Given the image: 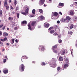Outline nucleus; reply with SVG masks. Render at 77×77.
<instances>
[{
    "label": "nucleus",
    "instance_id": "f257e3e1",
    "mask_svg": "<svg viewBox=\"0 0 77 77\" xmlns=\"http://www.w3.org/2000/svg\"><path fill=\"white\" fill-rule=\"evenodd\" d=\"M56 59L55 58H53L52 59L51 62V66L53 68H56L57 64L56 63Z\"/></svg>",
    "mask_w": 77,
    "mask_h": 77
},
{
    "label": "nucleus",
    "instance_id": "f03ea898",
    "mask_svg": "<svg viewBox=\"0 0 77 77\" xmlns=\"http://www.w3.org/2000/svg\"><path fill=\"white\" fill-rule=\"evenodd\" d=\"M23 10H25L26 9L25 11V12L22 13V14L23 15H27V14H28V11H29V7L27 5H25L23 8Z\"/></svg>",
    "mask_w": 77,
    "mask_h": 77
},
{
    "label": "nucleus",
    "instance_id": "7ed1b4c3",
    "mask_svg": "<svg viewBox=\"0 0 77 77\" xmlns=\"http://www.w3.org/2000/svg\"><path fill=\"white\" fill-rule=\"evenodd\" d=\"M31 26L32 29H35V26H36V21H32V23Z\"/></svg>",
    "mask_w": 77,
    "mask_h": 77
},
{
    "label": "nucleus",
    "instance_id": "20e7f679",
    "mask_svg": "<svg viewBox=\"0 0 77 77\" xmlns=\"http://www.w3.org/2000/svg\"><path fill=\"white\" fill-rule=\"evenodd\" d=\"M70 20H71V18L69 16H67L66 17V19L64 20V21L65 23H68Z\"/></svg>",
    "mask_w": 77,
    "mask_h": 77
},
{
    "label": "nucleus",
    "instance_id": "39448f33",
    "mask_svg": "<svg viewBox=\"0 0 77 77\" xmlns=\"http://www.w3.org/2000/svg\"><path fill=\"white\" fill-rule=\"evenodd\" d=\"M4 6L6 7V10H8L9 9V6L7 4V1L6 0H5L4 2Z\"/></svg>",
    "mask_w": 77,
    "mask_h": 77
},
{
    "label": "nucleus",
    "instance_id": "423d86ee",
    "mask_svg": "<svg viewBox=\"0 0 77 77\" xmlns=\"http://www.w3.org/2000/svg\"><path fill=\"white\" fill-rule=\"evenodd\" d=\"M57 47V46L56 45H55L54 46H53V49L52 48V51H53V52H54L55 53H57V50H55L54 48H56Z\"/></svg>",
    "mask_w": 77,
    "mask_h": 77
},
{
    "label": "nucleus",
    "instance_id": "0eeeda50",
    "mask_svg": "<svg viewBox=\"0 0 77 77\" xmlns=\"http://www.w3.org/2000/svg\"><path fill=\"white\" fill-rule=\"evenodd\" d=\"M65 53V50L63 49H62L60 51V54L61 55H63Z\"/></svg>",
    "mask_w": 77,
    "mask_h": 77
},
{
    "label": "nucleus",
    "instance_id": "6e6552de",
    "mask_svg": "<svg viewBox=\"0 0 77 77\" xmlns=\"http://www.w3.org/2000/svg\"><path fill=\"white\" fill-rule=\"evenodd\" d=\"M45 2V0H40L39 1V5H42L44 2Z\"/></svg>",
    "mask_w": 77,
    "mask_h": 77
},
{
    "label": "nucleus",
    "instance_id": "1a4fd4ad",
    "mask_svg": "<svg viewBox=\"0 0 77 77\" xmlns=\"http://www.w3.org/2000/svg\"><path fill=\"white\" fill-rule=\"evenodd\" d=\"M27 24V21H24L22 22V23L21 24V25L22 26H26Z\"/></svg>",
    "mask_w": 77,
    "mask_h": 77
},
{
    "label": "nucleus",
    "instance_id": "9d476101",
    "mask_svg": "<svg viewBox=\"0 0 77 77\" xmlns=\"http://www.w3.org/2000/svg\"><path fill=\"white\" fill-rule=\"evenodd\" d=\"M44 26L45 27H46V28H48V27L50 26V24L45 23H44Z\"/></svg>",
    "mask_w": 77,
    "mask_h": 77
},
{
    "label": "nucleus",
    "instance_id": "9b49d317",
    "mask_svg": "<svg viewBox=\"0 0 77 77\" xmlns=\"http://www.w3.org/2000/svg\"><path fill=\"white\" fill-rule=\"evenodd\" d=\"M70 14L71 15H74V10H70Z\"/></svg>",
    "mask_w": 77,
    "mask_h": 77
},
{
    "label": "nucleus",
    "instance_id": "f8f14e48",
    "mask_svg": "<svg viewBox=\"0 0 77 77\" xmlns=\"http://www.w3.org/2000/svg\"><path fill=\"white\" fill-rule=\"evenodd\" d=\"M58 14L56 12H53L52 13V15H54V16H57Z\"/></svg>",
    "mask_w": 77,
    "mask_h": 77
},
{
    "label": "nucleus",
    "instance_id": "ddd939ff",
    "mask_svg": "<svg viewBox=\"0 0 77 77\" xmlns=\"http://www.w3.org/2000/svg\"><path fill=\"white\" fill-rule=\"evenodd\" d=\"M38 18H39L40 20H45V17H44L42 16H41L39 17Z\"/></svg>",
    "mask_w": 77,
    "mask_h": 77
},
{
    "label": "nucleus",
    "instance_id": "4468645a",
    "mask_svg": "<svg viewBox=\"0 0 77 77\" xmlns=\"http://www.w3.org/2000/svg\"><path fill=\"white\" fill-rule=\"evenodd\" d=\"M24 66L23 64L21 65V69L22 71H24Z\"/></svg>",
    "mask_w": 77,
    "mask_h": 77
},
{
    "label": "nucleus",
    "instance_id": "2eb2a0df",
    "mask_svg": "<svg viewBox=\"0 0 77 77\" xmlns=\"http://www.w3.org/2000/svg\"><path fill=\"white\" fill-rule=\"evenodd\" d=\"M3 36H8V34L6 32H4L3 34Z\"/></svg>",
    "mask_w": 77,
    "mask_h": 77
},
{
    "label": "nucleus",
    "instance_id": "dca6fc26",
    "mask_svg": "<svg viewBox=\"0 0 77 77\" xmlns=\"http://www.w3.org/2000/svg\"><path fill=\"white\" fill-rule=\"evenodd\" d=\"M68 64H64V68H67V67H68Z\"/></svg>",
    "mask_w": 77,
    "mask_h": 77
},
{
    "label": "nucleus",
    "instance_id": "f3484780",
    "mask_svg": "<svg viewBox=\"0 0 77 77\" xmlns=\"http://www.w3.org/2000/svg\"><path fill=\"white\" fill-rule=\"evenodd\" d=\"M28 29H29L30 30H32V28H31V26H30V24H28Z\"/></svg>",
    "mask_w": 77,
    "mask_h": 77
},
{
    "label": "nucleus",
    "instance_id": "a211bd4d",
    "mask_svg": "<svg viewBox=\"0 0 77 77\" xmlns=\"http://www.w3.org/2000/svg\"><path fill=\"white\" fill-rule=\"evenodd\" d=\"M3 72L4 74H7L8 72V70H4L3 71Z\"/></svg>",
    "mask_w": 77,
    "mask_h": 77
},
{
    "label": "nucleus",
    "instance_id": "6ab92c4d",
    "mask_svg": "<svg viewBox=\"0 0 77 77\" xmlns=\"http://www.w3.org/2000/svg\"><path fill=\"white\" fill-rule=\"evenodd\" d=\"M6 40H7V38H5L4 39H1V40L2 41H3V42L6 41Z\"/></svg>",
    "mask_w": 77,
    "mask_h": 77
},
{
    "label": "nucleus",
    "instance_id": "aec40b11",
    "mask_svg": "<svg viewBox=\"0 0 77 77\" xmlns=\"http://www.w3.org/2000/svg\"><path fill=\"white\" fill-rule=\"evenodd\" d=\"M65 62L66 63H68V62H69V60H68V58H66Z\"/></svg>",
    "mask_w": 77,
    "mask_h": 77
},
{
    "label": "nucleus",
    "instance_id": "412c9836",
    "mask_svg": "<svg viewBox=\"0 0 77 77\" xmlns=\"http://www.w3.org/2000/svg\"><path fill=\"white\" fill-rule=\"evenodd\" d=\"M54 32V30H52L50 31V33L51 34L53 33Z\"/></svg>",
    "mask_w": 77,
    "mask_h": 77
},
{
    "label": "nucleus",
    "instance_id": "4be33fe9",
    "mask_svg": "<svg viewBox=\"0 0 77 77\" xmlns=\"http://www.w3.org/2000/svg\"><path fill=\"white\" fill-rule=\"evenodd\" d=\"M77 17H73V20L74 21H75L77 20Z\"/></svg>",
    "mask_w": 77,
    "mask_h": 77
},
{
    "label": "nucleus",
    "instance_id": "5701e85b",
    "mask_svg": "<svg viewBox=\"0 0 77 77\" xmlns=\"http://www.w3.org/2000/svg\"><path fill=\"white\" fill-rule=\"evenodd\" d=\"M30 17H35V15H33V14H30L29 15Z\"/></svg>",
    "mask_w": 77,
    "mask_h": 77
},
{
    "label": "nucleus",
    "instance_id": "b1692460",
    "mask_svg": "<svg viewBox=\"0 0 77 77\" xmlns=\"http://www.w3.org/2000/svg\"><path fill=\"white\" fill-rule=\"evenodd\" d=\"M3 14V11L2 10H0V16L2 17V14Z\"/></svg>",
    "mask_w": 77,
    "mask_h": 77
},
{
    "label": "nucleus",
    "instance_id": "393cba45",
    "mask_svg": "<svg viewBox=\"0 0 77 77\" xmlns=\"http://www.w3.org/2000/svg\"><path fill=\"white\" fill-rule=\"evenodd\" d=\"M52 0H47V2H48V3H51V2H52L51 1Z\"/></svg>",
    "mask_w": 77,
    "mask_h": 77
},
{
    "label": "nucleus",
    "instance_id": "a878e982",
    "mask_svg": "<svg viewBox=\"0 0 77 77\" xmlns=\"http://www.w3.org/2000/svg\"><path fill=\"white\" fill-rule=\"evenodd\" d=\"M59 59L60 61H62V60H63V57H60L59 58Z\"/></svg>",
    "mask_w": 77,
    "mask_h": 77
},
{
    "label": "nucleus",
    "instance_id": "bb28decb",
    "mask_svg": "<svg viewBox=\"0 0 77 77\" xmlns=\"http://www.w3.org/2000/svg\"><path fill=\"white\" fill-rule=\"evenodd\" d=\"M32 14H35V9H33L32 11Z\"/></svg>",
    "mask_w": 77,
    "mask_h": 77
},
{
    "label": "nucleus",
    "instance_id": "cd10ccee",
    "mask_svg": "<svg viewBox=\"0 0 77 77\" xmlns=\"http://www.w3.org/2000/svg\"><path fill=\"white\" fill-rule=\"evenodd\" d=\"M59 5L61 6H62H62H63V3H59Z\"/></svg>",
    "mask_w": 77,
    "mask_h": 77
},
{
    "label": "nucleus",
    "instance_id": "c85d7f7f",
    "mask_svg": "<svg viewBox=\"0 0 77 77\" xmlns=\"http://www.w3.org/2000/svg\"><path fill=\"white\" fill-rule=\"evenodd\" d=\"M18 2L17 1V0H14V5H17V3Z\"/></svg>",
    "mask_w": 77,
    "mask_h": 77
},
{
    "label": "nucleus",
    "instance_id": "c756f323",
    "mask_svg": "<svg viewBox=\"0 0 77 77\" xmlns=\"http://www.w3.org/2000/svg\"><path fill=\"white\" fill-rule=\"evenodd\" d=\"M17 18H19V17H20V14L18 13H17Z\"/></svg>",
    "mask_w": 77,
    "mask_h": 77
},
{
    "label": "nucleus",
    "instance_id": "7c9ffc66",
    "mask_svg": "<svg viewBox=\"0 0 77 77\" xmlns=\"http://www.w3.org/2000/svg\"><path fill=\"white\" fill-rule=\"evenodd\" d=\"M14 41H15V39H13L12 40L11 44H13L14 43Z\"/></svg>",
    "mask_w": 77,
    "mask_h": 77
},
{
    "label": "nucleus",
    "instance_id": "2f4dec72",
    "mask_svg": "<svg viewBox=\"0 0 77 77\" xmlns=\"http://www.w3.org/2000/svg\"><path fill=\"white\" fill-rule=\"evenodd\" d=\"M53 29V27H50L48 30V32H49V30H51V29Z\"/></svg>",
    "mask_w": 77,
    "mask_h": 77
},
{
    "label": "nucleus",
    "instance_id": "473e14b6",
    "mask_svg": "<svg viewBox=\"0 0 77 77\" xmlns=\"http://www.w3.org/2000/svg\"><path fill=\"white\" fill-rule=\"evenodd\" d=\"M68 34H69L70 35H72V32L71 31H69Z\"/></svg>",
    "mask_w": 77,
    "mask_h": 77
},
{
    "label": "nucleus",
    "instance_id": "72a5a7b5",
    "mask_svg": "<svg viewBox=\"0 0 77 77\" xmlns=\"http://www.w3.org/2000/svg\"><path fill=\"white\" fill-rule=\"evenodd\" d=\"M54 28H55V29H58V26L57 25L54 26Z\"/></svg>",
    "mask_w": 77,
    "mask_h": 77
},
{
    "label": "nucleus",
    "instance_id": "f704fd0d",
    "mask_svg": "<svg viewBox=\"0 0 77 77\" xmlns=\"http://www.w3.org/2000/svg\"><path fill=\"white\" fill-rule=\"evenodd\" d=\"M39 11L40 13H42V9H39Z\"/></svg>",
    "mask_w": 77,
    "mask_h": 77
},
{
    "label": "nucleus",
    "instance_id": "c9c22d12",
    "mask_svg": "<svg viewBox=\"0 0 77 77\" xmlns=\"http://www.w3.org/2000/svg\"><path fill=\"white\" fill-rule=\"evenodd\" d=\"M73 27H74V25L72 24L70 26V29H72V28H73Z\"/></svg>",
    "mask_w": 77,
    "mask_h": 77
},
{
    "label": "nucleus",
    "instance_id": "e433bc0d",
    "mask_svg": "<svg viewBox=\"0 0 77 77\" xmlns=\"http://www.w3.org/2000/svg\"><path fill=\"white\" fill-rule=\"evenodd\" d=\"M54 36H57V33L56 32H54Z\"/></svg>",
    "mask_w": 77,
    "mask_h": 77
},
{
    "label": "nucleus",
    "instance_id": "4c0bfd02",
    "mask_svg": "<svg viewBox=\"0 0 77 77\" xmlns=\"http://www.w3.org/2000/svg\"><path fill=\"white\" fill-rule=\"evenodd\" d=\"M54 15H52V17H51V19H53L54 20Z\"/></svg>",
    "mask_w": 77,
    "mask_h": 77
},
{
    "label": "nucleus",
    "instance_id": "58836bf2",
    "mask_svg": "<svg viewBox=\"0 0 77 77\" xmlns=\"http://www.w3.org/2000/svg\"><path fill=\"white\" fill-rule=\"evenodd\" d=\"M9 19L10 20V21H12V20H13V19L11 18V17H9Z\"/></svg>",
    "mask_w": 77,
    "mask_h": 77
},
{
    "label": "nucleus",
    "instance_id": "ea45409f",
    "mask_svg": "<svg viewBox=\"0 0 77 77\" xmlns=\"http://www.w3.org/2000/svg\"><path fill=\"white\" fill-rule=\"evenodd\" d=\"M62 40H59L58 41V42H59V43H62Z\"/></svg>",
    "mask_w": 77,
    "mask_h": 77
},
{
    "label": "nucleus",
    "instance_id": "a19ab883",
    "mask_svg": "<svg viewBox=\"0 0 77 77\" xmlns=\"http://www.w3.org/2000/svg\"><path fill=\"white\" fill-rule=\"evenodd\" d=\"M54 19H55V20H56L57 19V18H58V17H57V16H54Z\"/></svg>",
    "mask_w": 77,
    "mask_h": 77
},
{
    "label": "nucleus",
    "instance_id": "79ce46f5",
    "mask_svg": "<svg viewBox=\"0 0 77 77\" xmlns=\"http://www.w3.org/2000/svg\"><path fill=\"white\" fill-rule=\"evenodd\" d=\"M3 62L4 63H5V62H6V60L5 59H4Z\"/></svg>",
    "mask_w": 77,
    "mask_h": 77
},
{
    "label": "nucleus",
    "instance_id": "37998d69",
    "mask_svg": "<svg viewBox=\"0 0 77 77\" xmlns=\"http://www.w3.org/2000/svg\"><path fill=\"white\" fill-rule=\"evenodd\" d=\"M18 6H17L16 8V11H18Z\"/></svg>",
    "mask_w": 77,
    "mask_h": 77
},
{
    "label": "nucleus",
    "instance_id": "c03bdc74",
    "mask_svg": "<svg viewBox=\"0 0 77 77\" xmlns=\"http://www.w3.org/2000/svg\"><path fill=\"white\" fill-rule=\"evenodd\" d=\"M60 69V67H57L58 71H59Z\"/></svg>",
    "mask_w": 77,
    "mask_h": 77
},
{
    "label": "nucleus",
    "instance_id": "a18cd8bd",
    "mask_svg": "<svg viewBox=\"0 0 77 77\" xmlns=\"http://www.w3.org/2000/svg\"><path fill=\"white\" fill-rule=\"evenodd\" d=\"M62 7L59 5L58 6V7L59 8H62Z\"/></svg>",
    "mask_w": 77,
    "mask_h": 77
},
{
    "label": "nucleus",
    "instance_id": "49530a36",
    "mask_svg": "<svg viewBox=\"0 0 77 77\" xmlns=\"http://www.w3.org/2000/svg\"><path fill=\"white\" fill-rule=\"evenodd\" d=\"M41 50H42V51H44V47H43L41 48Z\"/></svg>",
    "mask_w": 77,
    "mask_h": 77
},
{
    "label": "nucleus",
    "instance_id": "de8ad7c7",
    "mask_svg": "<svg viewBox=\"0 0 77 77\" xmlns=\"http://www.w3.org/2000/svg\"><path fill=\"white\" fill-rule=\"evenodd\" d=\"M3 26V24H2L1 25H0V28H2Z\"/></svg>",
    "mask_w": 77,
    "mask_h": 77
},
{
    "label": "nucleus",
    "instance_id": "09e8293b",
    "mask_svg": "<svg viewBox=\"0 0 77 77\" xmlns=\"http://www.w3.org/2000/svg\"><path fill=\"white\" fill-rule=\"evenodd\" d=\"M45 65V63H43L42 64H41L42 65Z\"/></svg>",
    "mask_w": 77,
    "mask_h": 77
},
{
    "label": "nucleus",
    "instance_id": "8fccbe9b",
    "mask_svg": "<svg viewBox=\"0 0 77 77\" xmlns=\"http://www.w3.org/2000/svg\"><path fill=\"white\" fill-rule=\"evenodd\" d=\"M59 13L60 14V15H62V13L61 12H59Z\"/></svg>",
    "mask_w": 77,
    "mask_h": 77
},
{
    "label": "nucleus",
    "instance_id": "3c124183",
    "mask_svg": "<svg viewBox=\"0 0 77 77\" xmlns=\"http://www.w3.org/2000/svg\"><path fill=\"white\" fill-rule=\"evenodd\" d=\"M2 32L0 31V36H2Z\"/></svg>",
    "mask_w": 77,
    "mask_h": 77
},
{
    "label": "nucleus",
    "instance_id": "603ef678",
    "mask_svg": "<svg viewBox=\"0 0 77 77\" xmlns=\"http://www.w3.org/2000/svg\"><path fill=\"white\" fill-rule=\"evenodd\" d=\"M14 30H17V27H15L14 28Z\"/></svg>",
    "mask_w": 77,
    "mask_h": 77
},
{
    "label": "nucleus",
    "instance_id": "864d4df0",
    "mask_svg": "<svg viewBox=\"0 0 77 77\" xmlns=\"http://www.w3.org/2000/svg\"><path fill=\"white\" fill-rule=\"evenodd\" d=\"M57 23L58 24H59V23H60V21L58 20L57 21Z\"/></svg>",
    "mask_w": 77,
    "mask_h": 77
},
{
    "label": "nucleus",
    "instance_id": "5fc2aeb1",
    "mask_svg": "<svg viewBox=\"0 0 77 77\" xmlns=\"http://www.w3.org/2000/svg\"><path fill=\"white\" fill-rule=\"evenodd\" d=\"M2 29L3 30H4L5 29V26H4L3 28H2Z\"/></svg>",
    "mask_w": 77,
    "mask_h": 77
},
{
    "label": "nucleus",
    "instance_id": "6e6d98bb",
    "mask_svg": "<svg viewBox=\"0 0 77 77\" xmlns=\"http://www.w3.org/2000/svg\"><path fill=\"white\" fill-rule=\"evenodd\" d=\"M15 42L17 43L18 42V40L17 39H16Z\"/></svg>",
    "mask_w": 77,
    "mask_h": 77
},
{
    "label": "nucleus",
    "instance_id": "4d7b16f0",
    "mask_svg": "<svg viewBox=\"0 0 77 77\" xmlns=\"http://www.w3.org/2000/svg\"><path fill=\"white\" fill-rule=\"evenodd\" d=\"M11 9H14V8H13V7L12 6H11Z\"/></svg>",
    "mask_w": 77,
    "mask_h": 77
},
{
    "label": "nucleus",
    "instance_id": "13d9d810",
    "mask_svg": "<svg viewBox=\"0 0 77 77\" xmlns=\"http://www.w3.org/2000/svg\"><path fill=\"white\" fill-rule=\"evenodd\" d=\"M73 49H72V51ZM71 51V54H72V51Z\"/></svg>",
    "mask_w": 77,
    "mask_h": 77
},
{
    "label": "nucleus",
    "instance_id": "bf43d9fd",
    "mask_svg": "<svg viewBox=\"0 0 77 77\" xmlns=\"http://www.w3.org/2000/svg\"><path fill=\"white\" fill-rule=\"evenodd\" d=\"M60 36H59L58 37V39H60Z\"/></svg>",
    "mask_w": 77,
    "mask_h": 77
},
{
    "label": "nucleus",
    "instance_id": "052dcab7",
    "mask_svg": "<svg viewBox=\"0 0 77 77\" xmlns=\"http://www.w3.org/2000/svg\"><path fill=\"white\" fill-rule=\"evenodd\" d=\"M11 0H9V2L11 3Z\"/></svg>",
    "mask_w": 77,
    "mask_h": 77
},
{
    "label": "nucleus",
    "instance_id": "680f3d73",
    "mask_svg": "<svg viewBox=\"0 0 77 77\" xmlns=\"http://www.w3.org/2000/svg\"><path fill=\"white\" fill-rule=\"evenodd\" d=\"M5 59H6L7 58V57L6 56H5Z\"/></svg>",
    "mask_w": 77,
    "mask_h": 77
},
{
    "label": "nucleus",
    "instance_id": "e2e57ef3",
    "mask_svg": "<svg viewBox=\"0 0 77 77\" xmlns=\"http://www.w3.org/2000/svg\"><path fill=\"white\" fill-rule=\"evenodd\" d=\"M32 63H35V61H32Z\"/></svg>",
    "mask_w": 77,
    "mask_h": 77
},
{
    "label": "nucleus",
    "instance_id": "0e129e2a",
    "mask_svg": "<svg viewBox=\"0 0 77 77\" xmlns=\"http://www.w3.org/2000/svg\"><path fill=\"white\" fill-rule=\"evenodd\" d=\"M7 45H8V46H9V44L7 43Z\"/></svg>",
    "mask_w": 77,
    "mask_h": 77
},
{
    "label": "nucleus",
    "instance_id": "69168bd1",
    "mask_svg": "<svg viewBox=\"0 0 77 77\" xmlns=\"http://www.w3.org/2000/svg\"><path fill=\"white\" fill-rule=\"evenodd\" d=\"M9 29V28H7V30H8Z\"/></svg>",
    "mask_w": 77,
    "mask_h": 77
},
{
    "label": "nucleus",
    "instance_id": "338daca9",
    "mask_svg": "<svg viewBox=\"0 0 77 77\" xmlns=\"http://www.w3.org/2000/svg\"><path fill=\"white\" fill-rule=\"evenodd\" d=\"M75 3L77 5V2H75Z\"/></svg>",
    "mask_w": 77,
    "mask_h": 77
},
{
    "label": "nucleus",
    "instance_id": "774afa93",
    "mask_svg": "<svg viewBox=\"0 0 77 77\" xmlns=\"http://www.w3.org/2000/svg\"><path fill=\"white\" fill-rule=\"evenodd\" d=\"M76 47H77V44L76 45Z\"/></svg>",
    "mask_w": 77,
    "mask_h": 77
}]
</instances>
